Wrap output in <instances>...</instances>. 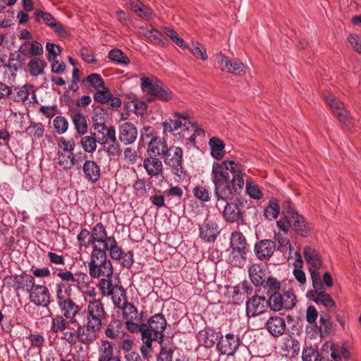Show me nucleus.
<instances>
[{
  "label": "nucleus",
  "instance_id": "obj_23",
  "mask_svg": "<svg viewBox=\"0 0 361 361\" xmlns=\"http://www.w3.org/2000/svg\"><path fill=\"white\" fill-rule=\"evenodd\" d=\"M92 128L94 132L92 134H95L97 139H102L105 141L104 145L109 144V139L114 140V135H116V130L114 127H107L104 123H98L94 121Z\"/></svg>",
  "mask_w": 361,
  "mask_h": 361
},
{
  "label": "nucleus",
  "instance_id": "obj_19",
  "mask_svg": "<svg viewBox=\"0 0 361 361\" xmlns=\"http://www.w3.org/2000/svg\"><path fill=\"white\" fill-rule=\"evenodd\" d=\"M137 137V130L134 124L126 122L118 127L119 140L125 145L134 143Z\"/></svg>",
  "mask_w": 361,
  "mask_h": 361
},
{
  "label": "nucleus",
  "instance_id": "obj_17",
  "mask_svg": "<svg viewBox=\"0 0 361 361\" xmlns=\"http://www.w3.org/2000/svg\"><path fill=\"white\" fill-rule=\"evenodd\" d=\"M188 120L187 114L174 112L172 114V118L165 120L162 123L164 133H173L183 126H185Z\"/></svg>",
  "mask_w": 361,
  "mask_h": 361
},
{
  "label": "nucleus",
  "instance_id": "obj_55",
  "mask_svg": "<svg viewBox=\"0 0 361 361\" xmlns=\"http://www.w3.org/2000/svg\"><path fill=\"white\" fill-rule=\"evenodd\" d=\"M109 58L121 64H128L130 62L129 58L120 49H111L108 54Z\"/></svg>",
  "mask_w": 361,
  "mask_h": 361
},
{
  "label": "nucleus",
  "instance_id": "obj_7",
  "mask_svg": "<svg viewBox=\"0 0 361 361\" xmlns=\"http://www.w3.org/2000/svg\"><path fill=\"white\" fill-rule=\"evenodd\" d=\"M305 260L308 266L312 283L321 281L319 269L322 267L323 262L318 252L309 246L303 249Z\"/></svg>",
  "mask_w": 361,
  "mask_h": 361
},
{
  "label": "nucleus",
  "instance_id": "obj_57",
  "mask_svg": "<svg viewBox=\"0 0 361 361\" xmlns=\"http://www.w3.org/2000/svg\"><path fill=\"white\" fill-rule=\"evenodd\" d=\"M173 98V93L170 90L163 85V83L159 87L158 91L153 98L148 99V102H152L153 99H158L164 102H168Z\"/></svg>",
  "mask_w": 361,
  "mask_h": 361
},
{
  "label": "nucleus",
  "instance_id": "obj_50",
  "mask_svg": "<svg viewBox=\"0 0 361 361\" xmlns=\"http://www.w3.org/2000/svg\"><path fill=\"white\" fill-rule=\"evenodd\" d=\"M71 293V289L70 287L67 286L66 284L61 283H58L56 286V296L57 299L58 305L60 302L67 300L70 298Z\"/></svg>",
  "mask_w": 361,
  "mask_h": 361
},
{
  "label": "nucleus",
  "instance_id": "obj_62",
  "mask_svg": "<svg viewBox=\"0 0 361 361\" xmlns=\"http://www.w3.org/2000/svg\"><path fill=\"white\" fill-rule=\"evenodd\" d=\"M330 356L332 361H343V358L348 360L350 357V353L345 348H341V349L331 348Z\"/></svg>",
  "mask_w": 361,
  "mask_h": 361
},
{
  "label": "nucleus",
  "instance_id": "obj_56",
  "mask_svg": "<svg viewBox=\"0 0 361 361\" xmlns=\"http://www.w3.org/2000/svg\"><path fill=\"white\" fill-rule=\"evenodd\" d=\"M267 302V305L269 306L271 310L279 312L283 310V305H281V294L279 292L269 295Z\"/></svg>",
  "mask_w": 361,
  "mask_h": 361
},
{
  "label": "nucleus",
  "instance_id": "obj_10",
  "mask_svg": "<svg viewBox=\"0 0 361 361\" xmlns=\"http://www.w3.org/2000/svg\"><path fill=\"white\" fill-rule=\"evenodd\" d=\"M326 102L340 122L346 126H350L352 124V118L341 101L336 99L334 96L329 95L326 98Z\"/></svg>",
  "mask_w": 361,
  "mask_h": 361
},
{
  "label": "nucleus",
  "instance_id": "obj_21",
  "mask_svg": "<svg viewBox=\"0 0 361 361\" xmlns=\"http://www.w3.org/2000/svg\"><path fill=\"white\" fill-rule=\"evenodd\" d=\"M233 178L231 179V189H232V197L233 193H240L245 185L246 180H250V177L243 171L241 166L236 163L235 171H232Z\"/></svg>",
  "mask_w": 361,
  "mask_h": 361
},
{
  "label": "nucleus",
  "instance_id": "obj_4",
  "mask_svg": "<svg viewBox=\"0 0 361 361\" xmlns=\"http://www.w3.org/2000/svg\"><path fill=\"white\" fill-rule=\"evenodd\" d=\"M164 162L171 169L174 179L177 182H182L188 178V173L183 166V152L181 147L178 146H166L164 151L161 152Z\"/></svg>",
  "mask_w": 361,
  "mask_h": 361
},
{
  "label": "nucleus",
  "instance_id": "obj_63",
  "mask_svg": "<svg viewBox=\"0 0 361 361\" xmlns=\"http://www.w3.org/2000/svg\"><path fill=\"white\" fill-rule=\"evenodd\" d=\"M23 290L30 293L35 287V279L33 276L27 274L20 276V281H18Z\"/></svg>",
  "mask_w": 361,
  "mask_h": 361
},
{
  "label": "nucleus",
  "instance_id": "obj_28",
  "mask_svg": "<svg viewBox=\"0 0 361 361\" xmlns=\"http://www.w3.org/2000/svg\"><path fill=\"white\" fill-rule=\"evenodd\" d=\"M143 167L147 174L152 177L157 176L163 171L162 161L157 157L149 156L143 161Z\"/></svg>",
  "mask_w": 361,
  "mask_h": 361
},
{
  "label": "nucleus",
  "instance_id": "obj_15",
  "mask_svg": "<svg viewBox=\"0 0 361 361\" xmlns=\"http://www.w3.org/2000/svg\"><path fill=\"white\" fill-rule=\"evenodd\" d=\"M101 330L98 326H95L84 322L83 327L79 326L78 327V336L79 343L89 346L97 338L98 333Z\"/></svg>",
  "mask_w": 361,
  "mask_h": 361
},
{
  "label": "nucleus",
  "instance_id": "obj_64",
  "mask_svg": "<svg viewBox=\"0 0 361 361\" xmlns=\"http://www.w3.org/2000/svg\"><path fill=\"white\" fill-rule=\"evenodd\" d=\"M332 328L330 317L327 314H322L319 318V329L322 334H329Z\"/></svg>",
  "mask_w": 361,
  "mask_h": 361
},
{
  "label": "nucleus",
  "instance_id": "obj_5",
  "mask_svg": "<svg viewBox=\"0 0 361 361\" xmlns=\"http://www.w3.org/2000/svg\"><path fill=\"white\" fill-rule=\"evenodd\" d=\"M85 322L102 329L106 318L104 304L99 299L90 300L85 310Z\"/></svg>",
  "mask_w": 361,
  "mask_h": 361
},
{
  "label": "nucleus",
  "instance_id": "obj_49",
  "mask_svg": "<svg viewBox=\"0 0 361 361\" xmlns=\"http://www.w3.org/2000/svg\"><path fill=\"white\" fill-rule=\"evenodd\" d=\"M296 302V296L291 290H288L281 295V305H283V310H292L295 306Z\"/></svg>",
  "mask_w": 361,
  "mask_h": 361
},
{
  "label": "nucleus",
  "instance_id": "obj_32",
  "mask_svg": "<svg viewBox=\"0 0 361 361\" xmlns=\"http://www.w3.org/2000/svg\"><path fill=\"white\" fill-rule=\"evenodd\" d=\"M141 89L146 94L152 97L156 94L162 82L154 77H142L140 78Z\"/></svg>",
  "mask_w": 361,
  "mask_h": 361
},
{
  "label": "nucleus",
  "instance_id": "obj_37",
  "mask_svg": "<svg viewBox=\"0 0 361 361\" xmlns=\"http://www.w3.org/2000/svg\"><path fill=\"white\" fill-rule=\"evenodd\" d=\"M247 253V251L232 249L228 261L233 266L241 267L246 263Z\"/></svg>",
  "mask_w": 361,
  "mask_h": 361
},
{
  "label": "nucleus",
  "instance_id": "obj_54",
  "mask_svg": "<svg viewBox=\"0 0 361 361\" xmlns=\"http://www.w3.org/2000/svg\"><path fill=\"white\" fill-rule=\"evenodd\" d=\"M302 361H322L319 351L312 347L305 348L302 350Z\"/></svg>",
  "mask_w": 361,
  "mask_h": 361
},
{
  "label": "nucleus",
  "instance_id": "obj_11",
  "mask_svg": "<svg viewBox=\"0 0 361 361\" xmlns=\"http://www.w3.org/2000/svg\"><path fill=\"white\" fill-rule=\"evenodd\" d=\"M30 95V103L33 106L37 104L38 100L32 85H24L11 89L10 97L16 102H24L29 99Z\"/></svg>",
  "mask_w": 361,
  "mask_h": 361
},
{
  "label": "nucleus",
  "instance_id": "obj_48",
  "mask_svg": "<svg viewBox=\"0 0 361 361\" xmlns=\"http://www.w3.org/2000/svg\"><path fill=\"white\" fill-rule=\"evenodd\" d=\"M91 238L90 232L87 228H82L77 235V240L79 247L86 249L91 246L93 249V243Z\"/></svg>",
  "mask_w": 361,
  "mask_h": 361
},
{
  "label": "nucleus",
  "instance_id": "obj_51",
  "mask_svg": "<svg viewBox=\"0 0 361 361\" xmlns=\"http://www.w3.org/2000/svg\"><path fill=\"white\" fill-rule=\"evenodd\" d=\"M264 290H267L268 295L278 293L281 288V283L279 280L273 276H269L262 285Z\"/></svg>",
  "mask_w": 361,
  "mask_h": 361
},
{
  "label": "nucleus",
  "instance_id": "obj_53",
  "mask_svg": "<svg viewBox=\"0 0 361 361\" xmlns=\"http://www.w3.org/2000/svg\"><path fill=\"white\" fill-rule=\"evenodd\" d=\"M245 190L247 195L254 200H260L263 197L259 188L251 180H246Z\"/></svg>",
  "mask_w": 361,
  "mask_h": 361
},
{
  "label": "nucleus",
  "instance_id": "obj_20",
  "mask_svg": "<svg viewBox=\"0 0 361 361\" xmlns=\"http://www.w3.org/2000/svg\"><path fill=\"white\" fill-rule=\"evenodd\" d=\"M30 301L35 305L47 307L50 302V293L48 288L42 285H36L29 293Z\"/></svg>",
  "mask_w": 361,
  "mask_h": 361
},
{
  "label": "nucleus",
  "instance_id": "obj_46",
  "mask_svg": "<svg viewBox=\"0 0 361 361\" xmlns=\"http://www.w3.org/2000/svg\"><path fill=\"white\" fill-rule=\"evenodd\" d=\"M167 145L164 142L157 141V138L152 139L147 149V152L152 157L162 156L161 152L164 151Z\"/></svg>",
  "mask_w": 361,
  "mask_h": 361
},
{
  "label": "nucleus",
  "instance_id": "obj_3",
  "mask_svg": "<svg viewBox=\"0 0 361 361\" xmlns=\"http://www.w3.org/2000/svg\"><path fill=\"white\" fill-rule=\"evenodd\" d=\"M89 274L92 278L111 277L113 275V266L104 250L94 246L88 263Z\"/></svg>",
  "mask_w": 361,
  "mask_h": 361
},
{
  "label": "nucleus",
  "instance_id": "obj_41",
  "mask_svg": "<svg viewBox=\"0 0 361 361\" xmlns=\"http://www.w3.org/2000/svg\"><path fill=\"white\" fill-rule=\"evenodd\" d=\"M35 17L37 23H44L51 28L58 22L50 13L44 12L39 9H37L35 11Z\"/></svg>",
  "mask_w": 361,
  "mask_h": 361
},
{
  "label": "nucleus",
  "instance_id": "obj_52",
  "mask_svg": "<svg viewBox=\"0 0 361 361\" xmlns=\"http://www.w3.org/2000/svg\"><path fill=\"white\" fill-rule=\"evenodd\" d=\"M25 132L30 135L39 139L44 136V127L42 123L31 122L30 126L26 128Z\"/></svg>",
  "mask_w": 361,
  "mask_h": 361
},
{
  "label": "nucleus",
  "instance_id": "obj_61",
  "mask_svg": "<svg viewBox=\"0 0 361 361\" xmlns=\"http://www.w3.org/2000/svg\"><path fill=\"white\" fill-rule=\"evenodd\" d=\"M274 243L276 242L278 244V250L282 252H286L290 250L291 245L289 240L284 237L281 233H278L274 235Z\"/></svg>",
  "mask_w": 361,
  "mask_h": 361
},
{
  "label": "nucleus",
  "instance_id": "obj_45",
  "mask_svg": "<svg viewBox=\"0 0 361 361\" xmlns=\"http://www.w3.org/2000/svg\"><path fill=\"white\" fill-rule=\"evenodd\" d=\"M121 326L122 322L119 319L111 320L105 329L106 336L110 339H116L119 336Z\"/></svg>",
  "mask_w": 361,
  "mask_h": 361
},
{
  "label": "nucleus",
  "instance_id": "obj_47",
  "mask_svg": "<svg viewBox=\"0 0 361 361\" xmlns=\"http://www.w3.org/2000/svg\"><path fill=\"white\" fill-rule=\"evenodd\" d=\"M280 207L275 200H271L265 207L264 215L268 220H274L277 218L279 214Z\"/></svg>",
  "mask_w": 361,
  "mask_h": 361
},
{
  "label": "nucleus",
  "instance_id": "obj_35",
  "mask_svg": "<svg viewBox=\"0 0 361 361\" xmlns=\"http://www.w3.org/2000/svg\"><path fill=\"white\" fill-rule=\"evenodd\" d=\"M90 234L94 247L97 246L96 244L97 243H104L107 232L102 222H98L92 228Z\"/></svg>",
  "mask_w": 361,
  "mask_h": 361
},
{
  "label": "nucleus",
  "instance_id": "obj_27",
  "mask_svg": "<svg viewBox=\"0 0 361 361\" xmlns=\"http://www.w3.org/2000/svg\"><path fill=\"white\" fill-rule=\"evenodd\" d=\"M98 361H121L119 356L114 355L113 344L106 340L101 341L99 347Z\"/></svg>",
  "mask_w": 361,
  "mask_h": 361
},
{
  "label": "nucleus",
  "instance_id": "obj_16",
  "mask_svg": "<svg viewBox=\"0 0 361 361\" xmlns=\"http://www.w3.org/2000/svg\"><path fill=\"white\" fill-rule=\"evenodd\" d=\"M200 237L205 242H214L219 234L218 224L213 219L207 218L200 225Z\"/></svg>",
  "mask_w": 361,
  "mask_h": 361
},
{
  "label": "nucleus",
  "instance_id": "obj_29",
  "mask_svg": "<svg viewBox=\"0 0 361 361\" xmlns=\"http://www.w3.org/2000/svg\"><path fill=\"white\" fill-rule=\"evenodd\" d=\"M85 177L89 181L94 183L99 180L101 176L100 167L92 160H86L82 166Z\"/></svg>",
  "mask_w": 361,
  "mask_h": 361
},
{
  "label": "nucleus",
  "instance_id": "obj_42",
  "mask_svg": "<svg viewBox=\"0 0 361 361\" xmlns=\"http://www.w3.org/2000/svg\"><path fill=\"white\" fill-rule=\"evenodd\" d=\"M47 63L44 60L33 58L30 60L28 67L32 76H38L44 73V69Z\"/></svg>",
  "mask_w": 361,
  "mask_h": 361
},
{
  "label": "nucleus",
  "instance_id": "obj_13",
  "mask_svg": "<svg viewBox=\"0 0 361 361\" xmlns=\"http://www.w3.org/2000/svg\"><path fill=\"white\" fill-rule=\"evenodd\" d=\"M240 338L233 334H227L221 337L218 343L217 349L221 355H233L238 350Z\"/></svg>",
  "mask_w": 361,
  "mask_h": 361
},
{
  "label": "nucleus",
  "instance_id": "obj_58",
  "mask_svg": "<svg viewBox=\"0 0 361 361\" xmlns=\"http://www.w3.org/2000/svg\"><path fill=\"white\" fill-rule=\"evenodd\" d=\"M53 126L55 131L58 134L61 135L67 131L68 128V122L65 117L58 116L54 119Z\"/></svg>",
  "mask_w": 361,
  "mask_h": 361
},
{
  "label": "nucleus",
  "instance_id": "obj_22",
  "mask_svg": "<svg viewBox=\"0 0 361 361\" xmlns=\"http://www.w3.org/2000/svg\"><path fill=\"white\" fill-rule=\"evenodd\" d=\"M276 248V243L271 240H263L255 244V252L260 260L269 259Z\"/></svg>",
  "mask_w": 361,
  "mask_h": 361
},
{
  "label": "nucleus",
  "instance_id": "obj_18",
  "mask_svg": "<svg viewBox=\"0 0 361 361\" xmlns=\"http://www.w3.org/2000/svg\"><path fill=\"white\" fill-rule=\"evenodd\" d=\"M268 302L264 296H252L246 302L247 317H255L264 312Z\"/></svg>",
  "mask_w": 361,
  "mask_h": 361
},
{
  "label": "nucleus",
  "instance_id": "obj_31",
  "mask_svg": "<svg viewBox=\"0 0 361 361\" xmlns=\"http://www.w3.org/2000/svg\"><path fill=\"white\" fill-rule=\"evenodd\" d=\"M249 277L255 286L263 284L266 278V269L258 264H254L249 267Z\"/></svg>",
  "mask_w": 361,
  "mask_h": 361
},
{
  "label": "nucleus",
  "instance_id": "obj_14",
  "mask_svg": "<svg viewBox=\"0 0 361 361\" xmlns=\"http://www.w3.org/2000/svg\"><path fill=\"white\" fill-rule=\"evenodd\" d=\"M146 324L148 331L155 336L156 338L163 340L164 332L166 327V320L162 314L152 316Z\"/></svg>",
  "mask_w": 361,
  "mask_h": 361
},
{
  "label": "nucleus",
  "instance_id": "obj_2",
  "mask_svg": "<svg viewBox=\"0 0 361 361\" xmlns=\"http://www.w3.org/2000/svg\"><path fill=\"white\" fill-rule=\"evenodd\" d=\"M231 199L216 197V207L222 211L224 219L229 223L241 222L245 219V209L247 208V200L244 198H237L235 201L229 202Z\"/></svg>",
  "mask_w": 361,
  "mask_h": 361
},
{
  "label": "nucleus",
  "instance_id": "obj_59",
  "mask_svg": "<svg viewBox=\"0 0 361 361\" xmlns=\"http://www.w3.org/2000/svg\"><path fill=\"white\" fill-rule=\"evenodd\" d=\"M195 197L202 202H208L210 200V191L208 188L202 185H197L193 189Z\"/></svg>",
  "mask_w": 361,
  "mask_h": 361
},
{
  "label": "nucleus",
  "instance_id": "obj_40",
  "mask_svg": "<svg viewBox=\"0 0 361 361\" xmlns=\"http://www.w3.org/2000/svg\"><path fill=\"white\" fill-rule=\"evenodd\" d=\"M231 246L233 250L247 251L246 239L240 232H234L232 233Z\"/></svg>",
  "mask_w": 361,
  "mask_h": 361
},
{
  "label": "nucleus",
  "instance_id": "obj_39",
  "mask_svg": "<svg viewBox=\"0 0 361 361\" xmlns=\"http://www.w3.org/2000/svg\"><path fill=\"white\" fill-rule=\"evenodd\" d=\"M138 333L141 334V341L142 345L146 347H152V343L156 341L159 344L163 343V340H159V338H156L155 336L152 335L151 333L148 331V329H147L146 324H142V326L140 327V330Z\"/></svg>",
  "mask_w": 361,
  "mask_h": 361
},
{
  "label": "nucleus",
  "instance_id": "obj_30",
  "mask_svg": "<svg viewBox=\"0 0 361 361\" xmlns=\"http://www.w3.org/2000/svg\"><path fill=\"white\" fill-rule=\"evenodd\" d=\"M71 119L76 132L81 135H85L88 131L85 116L79 109H74L71 113Z\"/></svg>",
  "mask_w": 361,
  "mask_h": 361
},
{
  "label": "nucleus",
  "instance_id": "obj_8",
  "mask_svg": "<svg viewBox=\"0 0 361 361\" xmlns=\"http://www.w3.org/2000/svg\"><path fill=\"white\" fill-rule=\"evenodd\" d=\"M313 290L307 291L306 295L312 301L325 307H333L335 302L331 295L326 293L322 280L312 283Z\"/></svg>",
  "mask_w": 361,
  "mask_h": 361
},
{
  "label": "nucleus",
  "instance_id": "obj_33",
  "mask_svg": "<svg viewBox=\"0 0 361 361\" xmlns=\"http://www.w3.org/2000/svg\"><path fill=\"white\" fill-rule=\"evenodd\" d=\"M80 145L82 149L87 153H93L97 149V143L104 145L105 141L102 139H97L95 134H90V135H84L80 139Z\"/></svg>",
  "mask_w": 361,
  "mask_h": 361
},
{
  "label": "nucleus",
  "instance_id": "obj_60",
  "mask_svg": "<svg viewBox=\"0 0 361 361\" xmlns=\"http://www.w3.org/2000/svg\"><path fill=\"white\" fill-rule=\"evenodd\" d=\"M60 338L65 341L71 347L75 345L79 342L78 329L75 331L74 329H72L71 331H64Z\"/></svg>",
  "mask_w": 361,
  "mask_h": 361
},
{
  "label": "nucleus",
  "instance_id": "obj_26",
  "mask_svg": "<svg viewBox=\"0 0 361 361\" xmlns=\"http://www.w3.org/2000/svg\"><path fill=\"white\" fill-rule=\"evenodd\" d=\"M217 339L218 336L212 328H205L200 330L197 334V340L199 345L207 348L213 347Z\"/></svg>",
  "mask_w": 361,
  "mask_h": 361
},
{
  "label": "nucleus",
  "instance_id": "obj_24",
  "mask_svg": "<svg viewBox=\"0 0 361 361\" xmlns=\"http://www.w3.org/2000/svg\"><path fill=\"white\" fill-rule=\"evenodd\" d=\"M58 305L63 314V317L69 319V322L72 324L76 322L75 316L78 314L80 309L79 305H78L70 298L62 302H60Z\"/></svg>",
  "mask_w": 361,
  "mask_h": 361
},
{
  "label": "nucleus",
  "instance_id": "obj_25",
  "mask_svg": "<svg viewBox=\"0 0 361 361\" xmlns=\"http://www.w3.org/2000/svg\"><path fill=\"white\" fill-rule=\"evenodd\" d=\"M267 331L274 337L283 335L286 329L285 320L280 317H270L266 324Z\"/></svg>",
  "mask_w": 361,
  "mask_h": 361
},
{
  "label": "nucleus",
  "instance_id": "obj_36",
  "mask_svg": "<svg viewBox=\"0 0 361 361\" xmlns=\"http://www.w3.org/2000/svg\"><path fill=\"white\" fill-rule=\"evenodd\" d=\"M69 326V322L62 315H56L51 318L50 331L58 334L66 331Z\"/></svg>",
  "mask_w": 361,
  "mask_h": 361
},
{
  "label": "nucleus",
  "instance_id": "obj_43",
  "mask_svg": "<svg viewBox=\"0 0 361 361\" xmlns=\"http://www.w3.org/2000/svg\"><path fill=\"white\" fill-rule=\"evenodd\" d=\"M102 279L99 283V288L103 296H110L114 291V288L118 287V285H114L111 277H101Z\"/></svg>",
  "mask_w": 361,
  "mask_h": 361
},
{
  "label": "nucleus",
  "instance_id": "obj_34",
  "mask_svg": "<svg viewBox=\"0 0 361 361\" xmlns=\"http://www.w3.org/2000/svg\"><path fill=\"white\" fill-rule=\"evenodd\" d=\"M19 51L24 56H40L43 54L44 49L41 43L37 41L25 42L21 44Z\"/></svg>",
  "mask_w": 361,
  "mask_h": 361
},
{
  "label": "nucleus",
  "instance_id": "obj_1",
  "mask_svg": "<svg viewBox=\"0 0 361 361\" xmlns=\"http://www.w3.org/2000/svg\"><path fill=\"white\" fill-rule=\"evenodd\" d=\"M235 166L236 162L233 160H225L221 163L214 162L211 179L214 184V192L216 198H232L231 182L228 171L232 173V171H235Z\"/></svg>",
  "mask_w": 361,
  "mask_h": 361
},
{
  "label": "nucleus",
  "instance_id": "obj_12",
  "mask_svg": "<svg viewBox=\"0 0 361 361\" xmlns=\"http://www.w3.org/2000/svg\"><path fill=\"white\" fill-rule=\"evenodd\" d=\"M286 219L289 226L292 228L298 235L303 237L308 235L309 228L305 224L304 218L299 215L295 210L291 209L288 210Z\"/></svg>",
  "mask_w": 361,
  "mask_h": 361
},
{
  "label": "nucleus",
  "instance_id": "obj_6",
  "mask_svg": "<svg viewBox=\"0 0 361 361\" xmlns=\"http://www.w3.org/2000/svg\"><path fill=\"white\" fill-rule=\"evenodd\" d=\"M121 310L126 329L132 334H137L144 324L142 322L143 312H139L137 308L130 302L126 303Z\"/></svg>",
  "mask_w": 361,
  "mask_h": 361
},
{
  "label": "nucleus",
  "instance_id": "obj_9",
  "mask_svg": "<svg viewBox=\"0 0 361 361\" xmlns=\"http://www.w3.org/2000/svg\"><path fill=\"white\" fill-rule=\"evenodd\" d=\"M218 63L222 71L242 76L246 73V66L238 59H231L220 53L218 56Z\"/></svg>",
  "mask_w": 361,
  "mask_h": 361
},
{
  "label": "nucleus",
  "instance_id": "obj_44",
  "mask_svg": "<svg viewBox=\"0 0 361 361\" xmlns=\"http://www.w3.org/2000/svg\"><path fill=\"white\" fill-rule=\"evenodd\" d=\"M160 353L157 357V361H173L174 347L173 344L161 343Z\"/></svg>",
  "mask_w": 361,
  "mask_h": 361
},
{
  "label": "nucleus",
  "instance_id": "obj_38",
  "mask_svg": "<svg viewBox=\"0 0 361 361\" xmlns=\"http://www.w3.org/2000/svg\"><path fill=\"white\" fill-rule=\"evenodd\" d=\"M111 296V300L114 305L118 307L121 309L126 303H128L126 293L123 286H118L114 288V291L112 294L110 295Z\"/></svg>",
  "mask_w": 361,
  "mask_h": 361
}]
</instances>
